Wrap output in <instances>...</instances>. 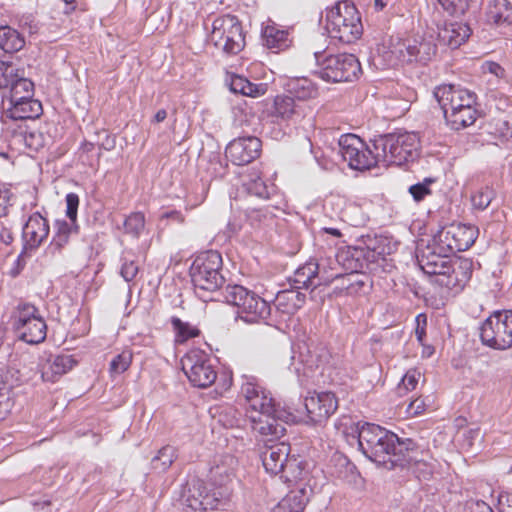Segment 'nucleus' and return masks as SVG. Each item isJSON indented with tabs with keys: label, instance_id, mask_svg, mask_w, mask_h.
Returning a JSON list of instances; mask_svg holds the SVG:
<instances>
[{
	"label": "nucleus",
	"instance_id": "774afa93",
	"mask_svg": "<svg viewBox=\"0 0 512 512\" xmlns=\"http://www.w3.org/2000/svg\"><path fill=\"white\" fill-rule=\"evenodd\" d=\"M0 241L5 245H10L14 241V235L10 228L2 227L0 229Z\"/></svg>",
	"mask_w": 512,
	"mask_h": 512
},
{
	"label": "nucleus",
	"instance_id": "3c124183",
	"mask_svg": "<svg viewBox=\"0 0 512 512\" xmlns=\"http://www.w3.org/2000/svg\"><path fill=\"white\" fill-rule=\"evenodd\" d=\"M132 352L124 350L110 362L109 371L112 375H120L124 373L132 363Z\"/></svg>",
	"mask_w": 512,
	"mask_h": 512
},
{
	"label": "nucleus",
	"instance_id": "a878e982",
	"mask_svg": "<svg viewBox=\"0 0 512 512\" xmlns=\"http://www.w3.org/2000/svg\"><path fill=\"white\" fill-rule=\"evenodd\" d=\"M77 365V360L70 354L49 355L40 365L41 377L45 382L55 383L64 374Z\"/></svg>",
	"mask_w": 512,
	"mask_h": 512
},
{
	"label": "nucleus",
	"instance_id": "13d9d810",
	"mask_svg": "<svg viewBox=\"0 0 512 512\" xmlns=\"http://www.w3.org/2000/svg\"><path fill=\"white\" fill-rule=\"evenodd\" d=\"M442 7L452 15H461L469 7L470 0H438Z\"/></svg>",
	"mask_w": 512,
	"mask_h": 512
},
{
	"label": "nucleus",
	"instance_id": "0e129e2a",
	"mask_svg": "<svg viewBox=\"0 0 512 512\" xmlns=\"http://www.w3.org/2000/svg\"><path fill=\"white\" fill-rule=\"evenodd\" d=\"M416 323H417V326H416V329H415L416 338H417L418 342L421 345H424L423 344V340H424V337L426 335V330H425V327H426V316L424 314H419L416 317Z\"/></svg>",
	"mask_w": 512,
	"mask_h": 512
},
{
	"label": "nucleus",
	"instance_id": "f257e3e1",
	"mask_svg": "<svg viewBox=\"0 0 512 512\" xmlns=\"http://www.w3.org/2000/svg\"><path fill=\"white\" fill-rule=\"evenodd\" d=\"M241 394L247 403V417L252 430L269 440L284 435L285 427L281 422L285 412L276 408L271 393L266 390L255 376L244 375Z\"/></svg>",
	"mask_w": 512,
	"mask_h": 512
},
{
	"label": "nucleus",
	"instance_id": "6ab92c4d",
	"mask_svg": "<svg viewBox=\"0 0 512 512\" xmlns=\"http://www.w3.org/2000/svg\"><path fill=\"white\" fill-rule=\"evenodd\" d=\"M340 273H328L321 269L320 264L309 261L299 267L292 277V287L300 289H315L321 285H329L333 280L339 278Z\"/></svg>",
	"mask_w": 512,
	"mask_h": 512
},
{
	"label": "nucleus",
	"instance_id": "c85d7f7f",
	"mask_svg": "<svg viewBox=\"0 0 512 512\" xmlns=\"http://www.w3.org/2000/svg\"><path fill=\"white\" fill-rule=\"evenodd\" d=\"M262 37L265 46L275 53L287 49L292 43L289 30L275 23L268 24L263 29Z\"/></svg>",
	"mask_w": 512,
	"mask_h": 512
},
{
	"label": "nucleus",
	"instance_id": "680f3d73",
	"mask_svg": "<svg viewBox=\"0 0 512 512\" xmlns=\"http://www.w3.org/2000/svg\"><path fill=\"white\" fill-rule=\"evenodd\" d=\"M463 512H493L492 508L482 500L466 501Z\"/></svg>",
	"mask_w": 512,
	"mask_h": 512
},
{
	"label": "nucleus",
	"instance_id": "39448f33",
	"mask_svg": "<svg viewBox=\"0 0 512 512\" xmlns=\"http://www.w3.org/2000/svg\"><path fill=\"white\" fill-rule=\"evenodd\" d=\"M325 28L330 38L350 44L363 33V25L356 6L348 1L338 2L327 11Z\"/></svg>",
	"mask_w": 512,
	"mask_h": 512
},
{
	"label": "nucleus",
	"instance_id": "ea45409f",
	"mask_svg": "<svg viewBox=\"0 0 512 512\" xmlns=\"http://www.w3.org/2000/svg\"><path fill=\"white\" fill-rule=\"evenodd\" d=\"M177 450L171 445L163 446L151 460L152 468L157 472H165L177 459Z\"/></svg>",
	"mask_w": 512,
	"mask_h": 512
},
{
	"label": "nucleus",
	"instance_id": "20e7f679",
	"mask_svg": "<svg viewBox=\"0 0 512 512\" xmlns=\"http://www.w3.org/2000/svg\"><path fill=\"white\" fill-rule=\"evenodd\" d=\"M221 268V254L214 250L199 254L193 261L190 276L194 292L200 300L204 302L216 300L215 294L225 282Z\"/></svg>",
	"mask_w": 512,
	"mask_h": 512
},
{
	"label": "nucleus",
	"instance_id": "864d4df0",
	"mask_svg": "<svg viewBox=\"0 0 512 512\" xmlns=\"http://www.w3.org/2000/svg\"><path fill=\"white\" fill-rule=\"evenodd\" d=\"M246 217L252 226H260L272 221L273 214L267 207L249 208Z\"/></svg>",
	"mask_w": 512,
	"mask_h": 512
},
{
	"label": "nucleus",
	"instance_id": "4468645a",
	"mask_svg": "<svg viewBox=\"0 0 512 512\" xmlns=\"http://www.w3.org/2000/svg\"><path fill=\"white\" fill-rule=\"evenodd\" d=\"M478 237V229L472 225L452 224L442 228L432 238V243L442 253L455 254L468 250Z\"/></svg>",
	"mask_w": 512,
	"mask_h": 512
},
{
	"label": "nucleus",
	"instance_id": "69168bd1",
	"mask_svg": "<svg viewBox=\"0 0 512 512\" xmlns=\"http://www.w3.org/2000/svg\"><path fill=\"white\" fill-rule=\"evenodd\" d=\"M425 409V403L421 398H417L410 402L407 408V412L411 415H418Z\"/></svg>",
	"mask_w": 512,
	"mask_h": 512
},
{
	"label": "nucleus",
	"instance_id": "4c0bfd02",
	"mask_svg": "<svg viewBox=\"0 0 512 512\" xmlns=\"http://www.w3.org/2000/svg\"><path fill=\"white\" fill-rule=\"evenodd\" d=\"M231 89L245 96L259 97L266 93L267 85L264 83H252L242 76H236L232 79Z\"/></svg>",
	"mask_w": 512,
	"mask_h": 512
},
{
	"label": "nucleus",
	"instance_id": "c756f323",
	"mask_svg": "<svg viewBox=\"0 0 512 512\" xmlns=\"http://www.w3.org/2000/svg\"><path fill=\"white\" fill-rule=\"evenodd\" d=\"M42 104L40 101L34 99L26 101V103H16L12 107H5L2 112L3 122L6 119L11 120H27L36 119L42 114Z\"/></svg>",
	"mask_w": 512,
	"mask_h": 512
},
{
	"label": "nucleus",
	"instance_id": "9b49d317",
	"mask_svg": "<svg viewBox=\"0 0 512 512\" xmlns=\"http://www.w3.org/2000/svg\"><path fill=\"white\" fill-rule=\"evenodd\" d=\"M480 338L484 345L497 350L512 347V311H495L480 327Z\"/></svg>",
	"mask_w": 512,
	"mask_h": 512
},
{
	"label": "nucleus",
	"instance_id": "c03bdc74",
	"mask_svg": "<svg viewBox=\"0 0 512 512\" xmlns=\"http://www.w3.org/2000/svg\"><path fill=\"white\" fill-rule=\"evenodd\" d=\"M243 186L249 194L260 198L268 197V189L257 171L251 172L243 180Z\"/></svg>",
	"mask_w": 512,
	"mask_h": 512
},
{
	"label": "nucleus",
	"instance_id": "37998d69",
	"mask_svg": "<svg viewBox=\"0 0 512 512\" xmlns=\"http://www.w3.org/2000/svg\"><path fill=\"white\" fill-rule=\"evenodd\" d=\"M231 489L228 485H213L208 489L207 497L212 498L213 505L208 506V510L224 508L231 498Z\"/></svg>",
	"mask_w": 512,
	"mask_h": 512
},
{
	"label": "nucleus",
	"instance_id": "6e6552de",
	"mask_svg": "<svg viewBox=\"0 0 512 512\" xmlns=\"http://www.w3.org/2000/svg\"><path fill=\"white\" fill-rule=\"evenodd\" d=\"M319 66V76L328 82H351L361 73L359 60L353 54L340 53L325 56L324 51L314 52Z\"/></svg>",
	"mask_w": 512,
	"mask_h": 512
},
{
	"label": "nucleus",
	"instance_id": "cd10ccee",
	"mask_svg": "<svg viewBox=\"0 0 512 512\" xmlns=\"http://www.w3.org/2000/svg\"><path fill=\"white\" fill-rule=\"evenodd\" d=\"M470 27L462 22H448L438 27L437 37L441 44L456 49L467 41Z\"/></svg>",
	"mask_w": 512,
	"mask_h": 512
},
{
	"label": "nucleus",
	"instance_id": "b1692460",
	"mask_svg": "<svg viewBox=\"0 0 512 512\" xmlns=\"http://www.w3.org/2000/svg\"><path fill=\"white\" fill-rule=\"evenodd\" d=\"M208 488L199 479H194L184 488L179 499L185 512H203L213 505L212 498L207 497Z\"/></svg>",
	"mask_w": 512,
	"mask_h": 512
},
{
	"label": "nucleus",
	"instance_id": "2eb2a0df",
	"mask_svg": "<svg viewBox=\"0 0 512 512\" xmlns=\"http://www.w3.org/2000/svg\"><path fill=\"white\" fill-rule=\"evenodd\" d=\"M328 359V351L323 345L313 341L298 345V351L293 352L289 369L299 378H312L315 371Z\"/></svg>",
	"mask_w": 512,
	"mask_h": 512
},
{
	"label": "nucleus",
	"instance_id": "2f4dec72",
	"mask_svg": "<svg viewBox=\"0 0 512 512\" xmlns=\"http://www.w3.org/2000/svg\"><path fill=\"white\" fill-rule=\"evenodd\" d=\"M305 301V295L292 287L277 293L275 298L276 308L285 314H294Z\"/></svg>",
	"mask_w": 512,
	"mask_h": 512
},
{
	"label": "nucleus",
	"instance_id": "9d476101",
	"mask_svg": "<svg viewBox=\"0 0 512 512\" xmlns=\"http://www.w3.org/2000/svg\"><path fill=\"white\" fill-rule=\"evenodd\" d=\"M389 52L395 58L394 61L391 60L392 65L412 62L425 65L436 56L437 46L431 34L413 39H399L391 45Z\"/></svg>",
	"mask_w": 512,
	"mask_h": 512
},
{
	"label": "nucleus",
	"instance_id": "412c9836",
	"mask_svg": "<svg viewBox=\"0 0 512 512\" xmlns=\"http://www.w3.org/2000/svg\"><path fill=\"white\" fill-rule=\"evenodd\" d=\"M66 201V216L70 222L66 220L55 221V234L51 242L52 247L61 250L68 242L73 233H77L76 225L77 211L79 206V196L76 193H68Z\"/></svg>",
	"mask_w": 512,
	"mask_h": 512
},
{
	"label": "nucleus",
	"instance_id": "09e8293b",
	"mask_svg": "<svg viewBox=\"0 0 512 512\" xmlns=\"http://www.w3.org/2000/svg\"><path fill=\"white\" fill-rule=\"evenodd\" d=\"M370 424L371 423L367 422L361 423L350 421L349 424H344L342 433L350 445L357 444L360 448L362 442V432L364 431L365 427L370 426Z\"/></svg>",
	"mask_w": 512,
	"mask_h": 512
},
{
	"label": "nucleus",
	"instance_id": "a19ab883",
	"mask_svg": "<svg viewBox=\"0 0 512 512\" xmlns=\"http://www.w3.org/2000/svg\"><path fill=\"white\" fill-rule=\"evenodd\" d=\"M213 418L223 427L232 428L239 423V412L230 405H223L213 408Z\"/></svg>",
	"mask_w": 512,
	"mask_h": 512
},
{
	"label": "nucleus",
	"instance_id": "c9c22d12",
	"mask_svg": "<svg viewBox=\"0 0 512 512\" xmlns=\"http://www.w3.org/2000/svg\"><path fill=\"white\" fill-rule=\"evenodd\" d=\"M477 116L478 112L475 108V104H472L457 112L448 113L445 119L452 129L460 130L474 124Z\"/></svg>",
	"mask_w": 512,
	"mask_h": 512
},
{
	"label": "nucleus",
	"instance_id": "8fccbe9b",
	"mask_svg": "<svg viewBox=\"0 0 512 512\" xmlns=\"http://www.w3.org/2000/svg\"><path fill=\"white\" fill-rule=\"evenodd\" d=\"M145 227V217L141 212L131 213L124 221V229L127 234L138 238Z\"/></svg>",
	"mask_w": 512,
	"mask_h": 512
},
{
	"label": "nucleus",
	"instance_id": "72a5a7b5",
	"mask_svg": "<svg viewBox=\"0 0 512 512\" xmlns=\"http://www.w3.org/2000/svg\"><path fill=\"white\" fill-rule=\"evenodd\" d=\"M308 502L306 490L301 487L287 494L271 512H302Z\"/></svg>",
	"mask_w": 512,
	"mask_h": 512
},
{
	"label": "nucleus",
	"instance_id": "f3484780",
	"mask_svg": "<svg viewBox=\"0 0 512 512\" xmlns=\"http://www.w3.org/2000/svg\"><path fill=\"white\" fill-rule=\"evenodd\" d=\"M399 458L402 460L396 463V468H407L419 480H428L434 472L435 460L430 451L421 448L412 439H406L405 452Z\"/></svg>",
	"mask_w": 512,
	"mask_h": 512
},
{
	"label": "nucleus",
	"instance_id": "5701e85b",
	"mask_svg": "<svg viewBox=\"0 0 512 512\" xmlns=\"http://www.w3.org/2000/svg\"><path fill=\"white\" fill-rule=\"evenodd\" d=\"M338 403L330 392L314 393L304 399L307 416L313 423L327 420L337 409Z\"/></svg>",
	"mask_w": 512,
	"mask_h": 512
},
{
	"label": "nucleus",
	"instance_id": "1a4fd4ad",
	"mask_svg": "<svg viewBox=\"0 0 512 512\" xmlns=\"http://www.w3.org/2000/svg\"><path fill=\"white\" fill-rule=\"evenodd\" d=\"M11 322L19 338L28 344H39L46 339L47 324L32 304L19 303L12 313Z\"/></svg>",
	"mask_w": 512,
	"mask_h": 512
},
{
	"label": "nucleus",
	"instance_id": "0eeeda50",
	"mask_svg": "<svg viewBox=\"0 0 512 512\" xmlns=\"http://www.w3.org/2000/svg\"><path fill=\"white\" fill-rule=\"evenodd\" d=\"M222 294L228 304L238 308V317L247 323L264 321L271 314L266 300L241 285H228Z\"/></svg>",
	"mask_w": 512,
	"mask_h": 512
},
{
	"label": "nucleus",
	"instance_id": "e433bc0d",
	"mask_svg": "<svg viewBox=\"0 0 512 512\" xmlns=\"http://www.w3.org/2000/svg\"><path fill=\"white\" fill-rule=\"evenodd\" d=\"M307 472L301 460L295 456H290L287 460L283 472L278 475L287 483H297L305 479Z\"/></svg>",
	"mask_w": 512,
	"mask_h": 512
},
{
	"label": "nucleus",
	"instance_id": "338daca9",
	"mask_svg": "<svg viewBox=\"0 0 512 512\" xmlns=\"http://www.w3.org/2000/svg\"><path fill=\"white\" fill-rule=\"evenodd\" d=\"M10 192L8 190L0 189V217L7 214V207L9 204Z\"/></svg>",
	"mask_w": 512,
	"mask_h": 512
},
{
	"label": "nucleus",
	"instance_id": "603ef678",
	"mask_svg": "<svg viewBox=\"0 0 512 512\" xmlns=\"http://www.w3.org/2000/svg\"><path fill=\"white\" fill-rule=\"evenodd\" d=\"M13 405L11 387L4 382H0V421L9 415Z\"/></svg>",
	"mask_w": 512,
	"mask_h": 512
},
{
	"label": "nucleus",
	"instance_id": "bb28decb",
	"mask_svg": "<svg viewBox=\"0 0 512 512\" xmlns=\"http://www.w3.org/2000/svg\"><path fill=\"white\" fill-rule=\"evenodd\" d=\"M290 445L280 442L266 448L262 454V463L265 470L271 475L283 472L284 466L290 457Z\"/></svg>",
	"mask_w": 512,
	"mask_h": 512
},
{
	"label": "nucleus",
	"instance_id": "ddd939ff",
	"mask_svg": "<svg viewBox=\"0 0 512 512\" xmlns=\"http://www.w3.org/2000/svg\"><path fill=\"white\" fill-rule=\"evenodd\" d=\"M338 145L343 160L354 170H369L381 164L380 152L374 153L360 137L354 134L342 135Z\"/></svg>",
	"mask_w": 512,
	"mask_h": 512
},
{
	"label": "nucleus",
	"instance_id": "bf43d9fd",
	"mask_svg": "<svg viewBox=\"0 0 512 512\" xmlns=\"http://www.w3.org/2000/svg\"><path fill=\"white\" fill-rule=\"evenodd\" d=\"M420 372L417 370H408L406 374L402 377L401 383L398 386V390L401 392L402 390L411 391L414 390L418 384L420 379Z\"/></svg>",
	"mask_w": 512,
	"mask_h": 512
},
{
	"label": "nucleus",
	"instance_id": "f03ea898",
	"mask_svg": "<svg viewBox=\"0 0 512 512\" xmlns=\"http://www.w3.org/2000/svg\"><path fill=\"white\" fill-rule=\"evenodd\" d=\"M449 253H442L430 243L417 256L423 272L432 277V282L447 289L462 290L471 278L472 262L469 259L453 260Z\"/></svg>",
	"mask_w": 512,
	"mask_h": 512
},
{
	"label": "nucleus",
	"instance_id": "f704fd0d",
	"mask_svg": "<svg viewBox=\"0 0 512 512\" xmlns=\"http://www.w3.org/2000/svg\"><path fill=\"white\" fill-rule=\"evenodd\" d=\"M25 37L15 28L0 26V48L6 53H15L25 46Z\"/></svg>",
	"mask_w": 512,
	"mask_h": 512
},
{
	"label": "nucleus",
	"instance_id": "052dcab7",
	"mask_svg": "<svg viewBox=\"0 0 512 512\" xmlns=\"http://www.w3.org/2000/svg\"><path fill=\"white\" fill-rule=\"evenodd\" d=\"M138 270V265L134 261L125 260L122 264L120 274L126 282H130L136 277Z\"/></svg>",
	"mask_w": 512,
	"mask_h": 512
},
{
	"label": "nucleus",
	"instance_id": "f8f14e48",
	"mask_svg": "<svg viewBox=\"0 0 512 512\" xmlns=\"http://www.w3.org/2000/svg\"><path fill=\"white\" fill-rule=\"evenodd\" d=\"M211 41L227 54H238L245 46L238 18L229 14L217 17L212 24Z\"/></svg>",
	"mask_w": 512,
	"mask_h": 512
},
{
	"label": "nucleus",
	"instance_id": "49530a36",
	"mask_svg": "<svg viewBox=\"0 0 512 512\" xmlns=\"http://www.w3.org/2000/svg\"><path fill=\"white\" fill-rule=\"evenodd\" d=\"M21 76L15 65L0 61V89L8 91Z\"/></svg>",
	"mask_w": 512,
	"mask_h": 512
},
{
	"label": "nucleus",
	"instance_id": "4d7b16f0",
	"mask_svg": "<svg viewBox=\"0 0 512 512\" xmlns=\"http://www.w3.org/2000/svg\"><path fill=\"white\" fill-rule=\"evenodd\" d=\"M434 183V179L425 178L422 182L416 183L409 188V193L417 202L423 200L427 195L431 194L430 185Z\"/></svg>",
	"mask_w": 512,
	"mask_h": 512
},
{
	"label": "nucleus",
	"instance_id": "4be33fe9",
	"mask_svg": "<svg viewBox=\"0 0 512 512\" xmlns=\"http://www.w3.org/2000/svg\"><path fill=\"white\" fill-rule=\"evenodd\" d=\"M261 147V140L255 136L239 137L227 145L225 155L235 165H246L260 155Z\"/></svg>",
	"mask_w": 512,
	"mask_h": 512
},
{
	"label": "nucleus",
	"instance_id": "e2e57ef3",
	"mask_svg": "<svg viewBox=\"0 0 512 512\" xmlns=\"http://www.w3.org/2000/svg\"><path fill=\"white\" fill-rule=\"evenodd\" d=\"M34 95H16V96H7V95H3V100H2V104H3V109L5 107H12V105H16V102L17 104L18 103H26V101H29V100H34L33 98Z\"/></svg>",
	"mask_w": 512,
	"mask_h": 512
},
{
	"label": "nucleus",
	"instance_id": "473e14b6",
	"mask_svg": "<svg viewBox=\"0 0 512 512\" xmlns=\"http://www.w3.org/2000/svg\"><path fill=\"white\" fill-rule=\"evenodd\" d=\"M287 91L291 94L290 97L297 99L299 103H304L318 95L316 85L305 77L290 80L287 84Z\"/></svg>",
	"mask_w": 512,
	"mask_h": 512
},
{
	"label": "nucleus",
	"instance_id": "dca6fc26",
	"mask_svg": "<svg viewBox=\"0 0 512 512\" xmlns=\"http://www.w3.org/2000/svg\"><path fill=\"white\" fill-rule=\"evenodd\" d=\"M182 369L191 384L198 388L209 387L217 378L209 355L198 349L189 351L183 357Z\"/></svg>",
	"mask_w": 512,
	"mask_h": 512
},
{
	"label": "nucleus",
	"instance_id": "393cba45",
	"mask_svg": "<svg viewBox=\"0 0 512 512\" xmlns=\"http://www.w3.org/2000/svg\"><path fill=\"white\" fill-rule=\"evenodd\" d=\"M48 221L39 213L29 216L22 228L23 250L37 249L49 235Z\"/></svg>",
	"mask_w": 512,
	"mask_h": 512
},
{
	"label": "nucleus",
	"instance_id": "58836bf2",
	"mask_svg": "<svg viewBox=\"0 0 512 512\" xmlns=\"http://www.w3.org/2000/svg\"><path fill=\"white\" fill-rule=\"evenodd\" d=\"M173 332L175 334V342L182 344L189 339L199 336L200 330L191 325L189 322H184L180 318L173 316L170 319Z\"/></svg>",
	"mask_w": 512,
	"mask_h": 512
},
{
	"label": "nucleus",
	"instance_id": "79ce46f5",
	"mask_svg": "<svg viewBox=\"0 0 512 512\" xmlns=\"http://www.w3.org/2000/svg\"><path fill=\"white\" fill-rule=\"evenodd\" d=\"M489 133L497 138L501 143L512 141V118L493 119L489 124Z\"/></svg>",
	"mask_w": 512,
	"mask_h": 512
},
{
	"label": "nucleus",
	"instance_id": "423d86ee",
	"mask_svg": "<svg viewBox=\"0 0 512 512\" xmlns=\"http://www.w3.org/2000/svg\"><path fill=\"white\" fill-rule=\"evenodd\" d=\"M375 151L380 152L381 164L400 166L417 155L418 138L415 133L387 134L373 142Z\"/></svg>",
	"mask_w": 512,
	"mask_h": 512
},
{
	"label": "nucleus",
	"instance_id": "a18cd8bd",
	"mask_svg": "<svg viewBox=\"0 0 512 512\" xmlns=\"http://www.w3.org/2000/svg\"><path fill=\"white\" fill-rule=\"evenodd\" d=\"M490 14L496 23H512V0H494Z\"/></svg>",
	"mask_w": 512,
	"mask_h": 512
},
{
	"label": "nucleus",
	"instance_id": "7ed1b4c3",
	"mask_svg": "<svg viewBox=\"0 0 512 512\" xmlns=\"http://www.w3.org/2000/svg\"><path fill=\"white\" fill-rule=\"evenodd\" d=\"M361 439L360 451L378 465L391 470L402 460L399 457L405 452L406 439L401 440L396 434L379 425L370 424L365 427Z\"/></svg>",
	"mask_w": 512,
	"mask_h": 512
},
{
	"label": "nucleus",
	"instance_id": "5fc2aeb1",
	"mask_svg": "<svg viewBox=\"0 0 512 512\" xmlns=\"http://www.w3.org/2000/svg\"><path fill=\"white\" fill-rule=\"evenodd\" d=\"M494 198L493 190L486 186L479 189L471 196V202L474 208L478 210H485Z\"/></svg>",
	"mask_w": 512,
	"mask_h": 512
},
{
	"label": "nucleus",
	"instance_id": "6e6d98bb",
	"mask_svg": "<svg viewBox=\"0 0 512 512\" xmlns=\"http://www.w3.org/2000/svg\"><path fill=\"white\" fill-rule=\"evenodd\" d=\"M3 95L7 96H16V95H34V84L28 78H25L23 75L18 81L14 83V85L3 93Z\"/></svg>",
	"mask_w": 512,
	"mask_h": 512
},
{
	"label": "nucleus",
	"instance_id": "a211bd4d",
	"mask_svg": "<svg viewBox=\"0 0 512 512\" xmlns=\"http://www.w3.org/2000/svg\"><path fill=\"white\" fill-rule=\"evenodd\" d=\"M433 94L445 118L448 113H454L469 105L476 104L477 99L475 93L451 84L436 87Z\"/></svg>",
	"mask_w": 512,
	"mask_h": 512
},
{
	"label": "nucleus",
	"instance_id": "aec40b11",
	"mask_svg": "<svg viewBox=\"0 0 512 512\" xmlns=\"http://www.w3.org/2000/svg\"><path fill=\"white\" fill-rule=\"evenodd\" d=\"M268 115L275 121L300 122L312 113L307 103H299L293 97L278 95L274 98L272 106L267 110Z\"/></svg>",
	"mask_w": 512,
	"mask_h": 512
},
{
	"label": "nucleus",
	"instance_id": "de8ad7c7",
	"mask_svg": "<svg viewBox=\"0 0 512 512\" xmlns=\"http://www.w3.org/2000/svg\"><path fill=\"white\" fill-rule=\"evenodd\" d=\"M358 253L359 251L356 249L342 251L336 255V261L349 273L357 272L363 267L362 262L359 260Z\"/></svg>",
	"mask_w": 512,
	"mask_h": 512
},
{
	"label": "nucleus",
	"instance_id": "7c9ffc66",
	"mask_svg": "<svg viewBox=\"0 0 512 512\" xmlns=\"http://www.w3.org/2000/svg\"><path fill=\"white\" fill-rule=\"evenodd\" d=\"M236 459L231 455L221 456L210 469L212 485H228L234 474Z\"/></svg>",
	"mask_w": 512,
	"mask_h": 512
}]
</instances>
